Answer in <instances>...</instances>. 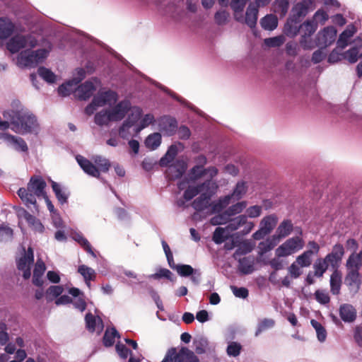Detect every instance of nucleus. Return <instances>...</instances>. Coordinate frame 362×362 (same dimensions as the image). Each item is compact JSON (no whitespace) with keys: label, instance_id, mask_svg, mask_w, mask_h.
Here are the masks:
<instances>
[{"label":"nucleus","instance_id":"1","mask_svg":"<svg viewBox=\"0 0 362 362\" xmlns=\"http://www.w3.org/2000/svg\"><path fill=\"white\" fill-rule=\"evenodd\" d=\"M197 161V165L188 173L189 179L192 182L201 179L204 181L197 185H189L184 193V198L189 201L199 194V197L193 202L192 206L197 211H202L208 206L211 197L218 188V184L214 180L218 170L214 166L205 168L204 165L206 163V158L204 156H199Z\"/></svg>","mask_w":362,"mask_h":362},{"label":"nucleus","instance_id":"2","mask_svg":"<svg viewBox=\"0 0 362 362\" xmlns=\"http://www.w3.org/2000/svg\"><path fill=\"white\" fill-rule=\"evenodd\" d=\"M117 94L112 90L98 93L91 103L87 105L85 112L91 115L97 112L94 122L98 126H107L111 122H119L124 118L133 107L129 100H124L117 102Z\"/></svg>","mask_w":362,"mask_h":362},{"label":"nucleus","instance_id":"3","mask_svg":"<svg viewBox=\"0 0 362 362\" xmlns=\"http://www.w3.org/2000/svg\"><path fill=\"white\" fill-rule=\"evenodd\" d=\"M37 45V40L32 35H16L7 43V49L11 53L19 52L16 58V64L20 67H34L42 62L52 49L49 42L35 50L33 49Z\"/></svg>","mask_w":362,"mask_h":362},{"label":"nucleus","instance_id":"4","mask_svg":"<svg viewBox=\"0 0 362 362\" xmlns=\"http://www.w3.org/2000/svg\"><path fill=\"white\" fill-rule=\"evenodd\" d=\"M3 116L11 120L9 128L17 134L37 133L40 129L36 117L20 103L16 105V109L5 110Z\"/></svg>","mask_w":362,"mask_h":362},{"label":"nucleus","instance_id":"5","mask_svg":"<svg viewBox=\"0 0 362 362\" xmlns=\"http://www.w3.org/2000/svg\"><path fill=\"white\" fill-rule=\"evenodd\" d=\"M46 182L40 176H33L30 179L27 188H20L18 194L24 204L28 207L30 205L36 206V197H45V189Z\"/></svg>","mask_w":362,"mask_h":362},{"label":"nucleus","instance_id":"6","mask_svg":"<svg viewBox=\"0 0 362 362\" xmlns=\"http://www.w3.org/2000/svg\"><path fill=\"white\" fill-rule=\"evenodd\" d=\"M76 159L86 174L97 178L100 177V171L107 172L110 167V161L99 156L93 158L95 165L82 156H77Z\"/></svg>","mask_w":362,"mask_h":362},{"label":"nucleus","instance_id":"7","mask_svg":"<svg viewBox=\"0 0 362 362\" xmlns=\"http://www.w3.org/2000/svg\"><path fill=\"white\" fill-rule=\"evenodd\" d=\"M141 113L142 110L140 107H133L132 112L129 113L118 129V134L121 138L127 139L140 132L138 129L136 121Z\"/></svg>","mask_w":362,"mask_h":362},{"label":"nucleus","instance_id":"8","mask_svg":"<svg viewBox=\"0 0 362 362\" xmlns=\"http://www.w3.org/2000/svg\"><path fill=\"white\" fill-rule=\"evenodd\" d=\"M305 246L304 240L300 236L287 239L275 250L277 257H286L301 250Z\"/></svg>","mask_w":362,"mask_h":362},{"label":"nucleus","instance_id":"9","mask_svg":"<svg viewBox=\"0 0 362 362\" xmlns=\"http://www.w3.org/2000/svg\"><path fill=\"white\" fill-rule=\"evenodd\" d=\"M278 223V218L275 214H270L264 216L259 223V228L253 233L255 240H261L266 235L270 234L275 228Z\"/></svg>","mask_w":362,"mask_h":362},{"label":"nucleus","instance_id":"10","mask_svg":"<svg viewBox=\"0 0 362 362\" xmlns=\"http://www.w3.org/2000/svg\"><path fill=\"white\" fill-rule=\"evenodd\" d=\"M17 216L19 219L26 221L29 226L36 233L44 232L45 227L39 219L29 214L25 209L18 207L16 209Z\"/></svg>","mask_w":362,"mask_h":362},{"label":"nucleus","instance_id":"11","mask_svg":"<svg viewBox=\"0 0 362 362\" xmlns=\"http://www.w3.org/2000/svg\"><path fill=\"white\" fill-rule=\"evenodd\" d=\"M33 261L34 255L33 250L31 247H29L28 250L24 252L23 256L18 261V268L19 270L23 272V276L25 279L30 277V266L33 264Z\"/></svg>","mask_w":362,"mask_h":362},{"label":"nucleus","instance_id":"12","mask_svg":"<svg viewBox=\"0 0 362 362\" xmlns=\"http://www.w3.org/2000/svg\"><path fill=\"white\" fill-rule=\"evenodd\" d=\"M230 231H234L240 227H244L243 233L245 234L249 233L255 227V224L252 221H249L246 215H240L231 219L228 224Z\"/></svg>","mask_w":362,"mask_h":362},{"label":"nucleus","instance_id":"13","mask_svg":"<svg viewBox=\"0 0 362 362\" xmlns=\"http://www.w3.org/2000/svg\"><path fill=\"white\" fill-rule=\"evenodd\" d=\"M98 86L99 82L96 79L88 81L76 89V95L81 100H86L93 95Z\"/></svg>","mask_w":362,"mask_h":362},{"label":"nucleus","instance_id":"14","mask_svg":"<svg viewBox=\"0 0 362 362\" xmlns=\"http://www.w3.org/2000/svg\"><path fill=\"white\" fill-rule=\"evenodd\" d=\"M336 36L337 30L334 27H326L317 33V45L326 47L334 42Z\"/></svg>","mask_w":362,"mask_h":362},{"label":"nucleus","instance_id":"15","mask_svg":"<svg viewBox=\"0 0 362 362\" xmlns=\"http://www.w3.org/2000/svg\"><path fill=\"white\" fill-rule=\"evenodd\" d=\"M168 165L166 174L170 180L180 178L187 169V163L182 160H177L173 163Z\"/></svg>","mask_w":362,"mask_h":362},{"label":"nucleus","instance_id":"16","mask_svg":"<svg viewBox=\"0 0 362 362\" xmlns=\"http://www.w3.org/2000/svg\"><path fill=\"white\" fill-rule=\"evenodd\" d=\"M86 328L89 332L100 334L103 329V323L99 317L87 313L85 317Z\"/></svg>","mask_w":362,"mask_h":362},{"label":"nucleus","instance_id":"17","mask_svg":"<svg viewBox=\"0 0 362 362\" xmlns=\"http://www.w3.org/2000/svg\"><path fill=\"white\" fill-rule=\"evenodd\" d=\"M258 8L252 4H250L247 8L245 16L243 15V20L237 21L239 23H245L250 28H255L257 24Z\"/></svg>","mask_w":362,"mask_h":362},{"label":"nucleus","instance_id":"18","mask_svg":"<svg viewBox=\"0 0 362 362\" xmlns=\"http://www.w3.org/2000/svg\"><path fill=\"white\" fill-rule=\"evenodd\" d=\"M5 139L16 151L27 152L28 150L26 142L21 137L6 134Z\"/></svg>","mask_w":362,"mask_h":362},{"label":"nucleus","instance_id":"19","mask_svg":"<svg viewBox=\"0 0 362 362\" xmlns=\"http://www.w3.org/2000/svg\"><path fill=\"white\" fill-rule=\"evenodd\" d=\"M313 1L312 0H303L296 4L292 9L294 16L303 17L312 9Z\"/></svg>","mask_w":362,"mask_h":362},{"label":"nucleus","instance_id":"20","mask_svg":"<svg viewBox=\"0 0 362 362\" xmlns=\"http://www.w3.org/2000/svg\"><path fill=\"white\" fill-rule=\"evenodd\" d=\"M339 315L343 321L352 322L356 317V310L350 304H343L340 306Z\"/></svg>","mask_w":362,"mask_h":362},{"label":"nucleus","instance_id":"21","mask_svg":"<svg viewBox=\"0 0 362 362\" xmlns=\"http://www.w3.org/2000/svg\"><path fill=\"white\" fill-rule=\"evenodd\" d=\"M159 127L160 131L167 135H172L176 131L177 122L173 118L164 117L160 119Z\"/></svg>","mask_w":362,"mask_h":362},{"label":"nucleus","instance_id":"22","mask_svg":"<svg viewBox=\"0 0 362 362\" xmlns=\"http://www.w3.org/2000/svg\"><path fill=\"white\" fill-rule=\"evenodd\" d=\"M293 228V223L290 220H284L281 222L276 228V234L274 235L277 241L288 236L291 233Z\"/></svg>","mask_w":362,"mask_h":362},{"label":"nucleus","instance_id":"23","mask_svg":"<svg viewBox=\"0 0 362 362\" xmlns=\"http://www.w3.org/2000/svg\"><path fill=\"white\" fill-rule=\"evenodd\" d=\"M45 269L46 267L44 262L41 259H37L33 271V282L35 285L37 286L42 285L43 279L42 277Z\"/></svg>","mask_w":362,"mask_h":362},{"label":"nucleus","instance_id":"24","mask_svg":"<svg viewBox=\"0 0 362 362\" xmlns=\"http://www.w3.org/2000/svg\"><path fill=\"white\" fill-rule=\"evenodd\" d=\"M194 353L186 347H182L176 355V362H199Z\"/></svg>","mask_w":362,"mask_h":362},{"label":"nucleus","instance_id":"25","mask_svg":"<svg viewBox=\"0 0 362 362\" xmlns=\"http://www.w3.org/2000/svg\"><path fill=\"white\" fill-rule=\"evenodd\" d=\"M356 30L354 26L349 25L346 29L339 35L337 45L341 49H344L348 45L349 40L355 34Z\"/></svg>","mask_w":362,"mask_h":362},{"label":"nucleus","instance_id":"26","mask_svg":"<svg viewBox=\"0 0 362 362\" xmlns=\"http://www.w3.org/2000/svg\"><path fill=\"white\" fill-rule=\"evenodd\" d=\"M13 23L8 18H0V39L9 37L14 30Z\"/></svg>","mask_w":362,"mask_h":362},{"label":"nucleus","instance_id":"27","mask_svg":"<svg viewBox=\"0 0 362 362\" xmlns=\"http://www.w3.org/2000/svg\"><path fill=\"white\" fill-rule=\"evenodd\" d=\"M347 269L349 272L345 278L346 284L358 290L360 286L358 269L354 268H347Z\"/></svg>","mask_w":362,"mask_h":362},{"label":"nucleus","instance_id":"28","mask_svg":"<svg viewBox=\"0 0 362 362\" xmlns=\"http://www.w3.org/2000/svg\"><path fill=\"white\" fill-rule=\"evenodd\" d=\"M248 0H232L230 7L235 21L243 20V11Z\"/></svg>","mask_w":362,"mask_h":362},{"label":"nucleus","instance_id":"29","mask_svg":"<svg viewBox=\"0 0 362 362\" xmlns=\"http://www.w3.org/2000/svg\"><path fill=\"white\" fill-rule=\"evenodd\" d=\"M238 269L239 270L245 274H248L254 271V259L252 257H243L238 258Z\"/></svg>","mask_w":362,"mask_h":362},{"label":"nucleus","instance_id":"30","mask_svg":"<svg viewBox=\"0 0 362 362\" xmlns=\"http://www.w3.org/2000/svg\"><path fill=\"white\" fill-rule=\"evenodd\" d=\"M51 185L58 201L62 204L66 203L69 197L66 190L60 184L52 180H51Z\"/></svg>","mask_w":362,"mask_h":362},{"label":"nucleus","instance_id":"31","mask_svg":"<svg viewBox=\"0 0 362 362\" xmlns=\"http://www.w3.org/2000/svg\"><path fill=\"white\" fill-rule=\"evenodd\" d=\"M230 233L228 226L226 228L218 227L214 233L213 240L217 244H221L230 236Z\"/></svg>","mask_w":362,"mask_h":362},{"label":"nucleus","instance_id":"32","mask_svg":"<svg viewBox=\"0 0 362 362\" xmlns=\"http://www.w3.org/2000/svg\"><path fill=\"white\" fill-rule=\"evenodd\" d=\"M341 274L337 269H335L330 277L331 291L334 295L339 293L341 284Z\"/></svg>","mask_w":362,"mask_h":362},{"label":"nucleus","instance_id":"33","mask_svg":"<svg viewBox=\"0 0 362 362\" xmlns=\"http://www.w3.org/2000/svg\"><path fill=\"white\" fill-rule=\"evenodd\" d=\"M261 26L267 30H273L278 25V19L276 16L268 14L260 21Z\"/></svg>","mask_w":362,"mask_h":362},{"label":"nucleus","instance_id":"34","mask_svg":"<svg viewBox=\"0 0 362 362\" xmlns=\"http://www.w3.org/2000/svg\"><path fill=\"white\" fill-rule=\"evenodd\" d=\"M277 240L276 236L273 235L272 238H267L262 241L258 245L259 253L262 255L264 253L272 250L276 245Z\"/></svg>","mask_w":362,"mask_h":362},{"label":"nucleus","instance_id":"35","mask_svg":"<svg viewBox=\"0 0 362 362\" xmlns=\"http://www.w3.org/2000/svg\"><path fill=\"white\" fill-rule=\"evenodd\" d=\"M346 266L347 268L359 269L362 266V250L359 253L353 252L349 257Z\"/></svg>","mask_w":362,"mask_h":362},{"label":"nucleus","instance_id":"36","mask_svg":"<svg viewBox=\"0 0 362 362\" xmlns=\"http://www.w3.org/2000/svg\"><path fill=\"white\" fill-rule=\"evenodd\" d=\"M247 191V184L244 181H239L237 182L233 192L231 193L233 197V201H238L242 199Z\"/></svg>","mask_w":362,"mask_h":362},{"label":"nucleus","instance_id":"37","mask_svg":"<svg viewBox=\"0 0 362 362\" xmlns=\"http://www.w3.org/2000/svg\"><path fill=\"white\" fill-rule=\"evenodd\" d=\"M275 325V321L272 318H264L259 321L255 333V337H258L262 332L272 329Z\"/></svg>","mask_w":362,"mask_h":362},{"label":"nucleus","instance_id":"38","mask_svg":"<svg viewBox=\"0 0 362 362\" xmlns=\"http://www.w3.org/2000/svg\"><path fill=\"white\" fill-rule=\"evenodd\" d=\"M310 324L315 331L317 340L321 343L325 342L327 335L326 329L315 320H311Z\"/></svg>","mask_w":362,"mask_h":362},{"label":"nucleus","instance_id":"39","mask_svg":"<svg viewBox=\"0 0 362 362\" xmlns=\"http://www.w3.org/2000/svg\"><path fill=\"white\" fill-rule=\"evenodd\" d=\"M329 267L325 258L317 259L313 264L314 275L317 277H322Z\"/></svg>","mask_w":362,"mask_h":362},{"label":"nucleus","instance_id":"40","mask_svg":"<svg viewBox=\"0 0 362 362\" xmlns=\"http://www.w3.org/2000/svg\"><path fill=\"white\" fill-rule=\"evenodd\" d=\"M78 272L83 277L87 286H90V281L93 280L95 277V271L86 265H81Z\"/></svg>","mask_w":362,"mask_h":362},{"label":"nucleus","instance_id":"41","mask_svg":"<svg viewBox=\"0 0 362 362\" xmlns=\"http://www.w3.org/2000/svg\"><path fill=\"white\" fill-rule=\"evenodd\" d=\"M161 143V135L159 133H153L148 136L145 140L146 146L151 149L155 150Z\"/></svg>","mask_w":362,"mask_h":362},{"label":"nucleus","instance_id":"42","mask_svg":"<svg viewBox=\"0 0 362 362\" xmlns=\"http://www.w3.org/2000/svg\"><path fill=\"white\" fill-rule=\"evenodd\" d=\"M254 246L255 245L249 241H243L239 245L238 248L233 254L234 258L237 259L241 255L250 252L253 250Z\"/></svg>","mask_w":362,"mask_h":362},{"label":"nucleus","instance_id":"43","mask_svg":"<svg viewBox=\"0 0 362 362\" xmlns=\"http://www.w3.org/2000/svg\"><path fill=\"white\" fill-rule=\"evenodd\" d=\"M297 24H298L297 20L293 19V18L288 19L284 26L285 34L289 37L296 36L299 31V28H298Z\"/></svg>","mask_w":362,"mask_h":362},{"label":"nucleus","instance_id":"44","mask_svg":"<svg viewBox=\"0 0 362 362\" xmlns=\"http://www.w3.org/2000/svg\"><path fill=\"white\" fill-rule=\"evenodd\" d=\"M154 120V116L152 114L148 113L144 115L143 117L141 114L136 121V124L139 127L138 129L141 132L142 129L152 124Z\"/></svg>","mask_w":362,"mask_h":362},{"label":"nucleus","instance_id":"45","mask_svg":"<svg viewBox=\"0 0 362 362\" xmlns=\"http://www.w3.org/2000/svg\"><path fill=\"white\" fill-rule=\"evenodd\" d=\"M177 153V148L176 146H171L165 153V156L163 157L160 160V164L162 166H166L170 164Z\"/></svg>","mask_w":362,"mask_h":362},{"label":"nucleus","instance_id":"46","mask_svg":"<svg viewBox=\"0 0 362 362\" xmlns=\"http://www.w3.org/2000/svg\"><path fill=\"white\" fill-rule=\"evenodd\" d=\"M73 238L78 243H79L87 252L90 254L93 257H95L96 255L95 252L93 251L92 247L86 238H85L81 234L76 233L73 235Z\"/></svg>","mask_w":362,"mask_h":362},{"label":"nucleus","instance_id":"47","mask_svg":"<svg viewBox=\"0 0 362 362\" xmlns=\"http://www.w3.org/2000/svg\"><path fill=\"white\" fill-rule=\"evenodd\" d=\"M298 265L303 267H308L312 263V256L310 251H304L298 255L295 261Z\"/></svg>","mask_w":362,"mask_h":362},{"label":"nucleus","instance_id":"48","mask_svg":"<svg viewBox=\"0 0 362 362\" xmlns=\"http://www.w3.org/2000/svg\"><path fill=\"white\" fill-rule=\"evenodd\" d=\"M317 28V26L316 23L311 20L304 22L300 25L302 35H306L308 37H310L316 31Z\"/></svg>","mask_w":362,"mask_h":362},{"label":"nucleus","instance_id":"49","mask_svg":"<svg viewBox=\"0 0 362 362\" xmlns=\"http://www.w3.org/2000/svg\"><path fill=\"white\" fill-rule=\"evenodd\" d=\"M273 6L274 12L284 16L288 10L289 4L288 0H275Z\"/></svg>","mask_w":362,"mask_h":362},{"label":"nucleus","instance_id":"50","mask_svg":"<svg viewBox=\"0 0 362 362\" xmlns=\"http://www.w3.org/2000/svg\"><path fill=\"white\" fill-rule=\"evenodd\" d=\"M233 201V197L232 194L226 195L222 198H221L218 202L215 204L213 206V210L214 211H219L226 207L229 204H230Z\"/></svg>","mask_w":362,"mask_h":362},{"label":"nucleus","instance_id":"51","mask_svg":"<svg viewBox=\"0 0 362 362\" xmlns=\"http://www.w3.org/2000/svg\"><path fill=\"white\" fill-rule=\"evenodd\" d=\"M37 73L39 76L48 83H54L57 76L54 74L45 67H40L38 69Z\"/></svg>","mask_w":362,"mask_h":362},{"label":"nucleus","instance_id":"52","mask_svg":"<svg viewBox=\"0 0 362 362\" xmlns=\"http://www.w3.org/2000/svg\"><path fill=\"white\" fill-rule=\"evenodd\" d=\"M63 291L64 288L62 286H52L47 290L46 298L48 301H51L59 296Z\"/></svg>","mask_w":362,"mask_h":362},{"label":"nucleus","instance_id":"53","mask_svg":"<svg viewBox=\"0 0 362 362\" xmlns=\"http://www.w3.org/2000/svg\"><path fill=\"white\" fill-rule=\"evenodd\" d=\"M247 206V202L243 201L238 202L230 206L226 212L229 216L241 213Z\"/></svg>","mask_w":362,"mask_h":362},{"label":"nucleus","instance_id":"54","mask_svg":"<svg viewBox=\"0 0 362 362\" xmlns=\"http://www.w3.org/2000/svg\"><path fill=\"white\" fill-rule=\"evenodd\" d=\"M117 335V332L114 328L107 329L103 337V343L105 346H112L115 343V339Z\"/></svg>","mask_w":362,"mask_h":362},{"label":"nucleus","instance_id":"55","mask_svg":"<svg viewBox=\"0 0 362 362\" xmlns=\"http://www.w3.org/2000/svg\"><path fill=\"white\" fill-rule=\"evenodd\" d=\"M284 42L285 37L283 35L266 38L264 40V44L270 47H280L284 43Z\"/></svg>","mask_w":362,"mask_h":362},{"label":"nucleus","instance_id":"56","mask_svg":"<svg viewBox=\"0 0 362 362\" xmlns=\"http://www.w3.org/2000/svg\"><path fill=\"white\" fill-rule=\"evenodd\" d=\"M76 85L73 81H70L66 83L61 85L58 88V93L62 96L69 95L75 89Z\"/></svg>","mask_w":362,"mask_h":362},{"label":"nucleus","instance_id":"57","mask_svg":"<svg viewBox=\"0 0 362 362\" xmlns=\"http://www.w3.org/2000/svg\"><path fill=\"white\" fill-rule=\"evenodd\" d=\"M328 18L329 16L327 13L325 12L324 10L319 9L315 13L313 18L311 21L316 23V25H317L318 24H325V22L328 20Z\"/></svg>","mask_w":362,"mask_h":362},{"label":"nucleus","instance_id":"58","mask_svg":"<svg viewBox=\"0 0 362 362\" xmlns=\"http://www.w3.org/2000/svg\"><path fill=\"white\" fill-rule=\"evenodd\" d=\"M242 346L235 341L230 342L227 347V354L230 356H238L241 351Z\"/></svg>","mask_w":362,"mask_h":362},{"label":"nucleus","instance_id":"59","mask_svg":"<svg viewBox=\"0 0 362 362\" xmlns=\"http://www.w3.org/2000/svg\"><path fill=\"white\" fill-rule=\"evenodd\" d=\"M195 350L199 354H204L208 346V341L204 337H200L194 341Z\"/></svg>","mask_w":362,"mask_h":362},{"label":"nucleus","instance_id":"60","mask_svg":"<svg viewBox=\"0 0 362 362\" xmlns=\"http://www.w3.org/2000/svg\"><path fill=\"white\" fill-rule=\"evenodd\" d=\"M172 272L167 269H160L155 274H151L148 276L149 279H159L160 278H166L168 279H170V281H173L171 279Z\"/></svg>","mask_w":362,"mask_h":362},{"label":"nucleus","instance_id":"61","mask_svg":"<svg viewBox=\"0 0 362 362\" xmlns=\"http://www.w3.org/2000/svg\"><path fill=\"white\" fill-rule=\"evenodd\" d=\"M301 268L296 262H293L288 268L290 276L293 279L298 278L303 274Z\"/></svg>","mask_w":362,"mask_h":362},{"label":"nucleus","instance_id":"62","mask_svg":"<svg viewBox=\"0 0 362 362\" xmlns=\"http://www.w3.org/2000/svg\"><path fill=\"white\" fill-rule=\"evenodd\" d=\"M262 212V207L261 206L258 205H254L252 206H250L246 209V214L247 218L250 217L252 218H257L259 217Z\"/></svg>","mask_w":362,"mask_h":362},{"label":"nucleus","instance_id":"63","mask_svg":"<svg viewBox=\"0 0 362 362\" xmlns=\"http://www.w3.org/2000/svg\"><path fill=\"white\" fill-rule=\"evenodd\" d=\"M175 269L177 273L182 276H188L194 273V269L188 264L177 265Z\"/></svg>","mask_w":362,"mask_h":362},{"label":"nucleus","instance_id":"64","mask_svg":"<svg viewBox=\"0 0 362 362\" xmlns=\"http://www.w3.org/2000/svg\"><path fill=\"white\" fill-rule=\"evenodd\" d=\"M344 58L351 64L356 62L358 58V49L354 47L347 50L344 53Z\"/></svg>","mask_w":362,"mask_h":362}]
</instances>
